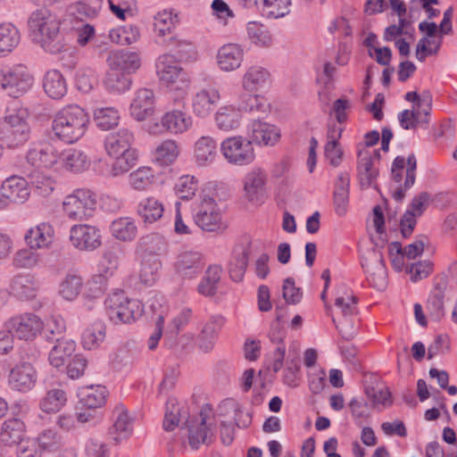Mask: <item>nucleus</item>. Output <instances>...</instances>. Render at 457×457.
Returning a JSON list of instances; mask_svg holds the SVG:
<instances>
[{"mask_svg": "<svg viewBox=\"0 0 457 457\" xmlns=\"http://www.w3.org/2000/svg\"><path fill=\"white\" fill-rule=\"evenodd\" d=\"M179 426L181 428H187V440L192 449H197L200 445L208 443L211 428L203 417V412L200 418H191L187 406L179 405L176 399H169L166 403L163 428L171 431Z\"/></svg>", "mask_w": 457, "mask_h": 457, "instance_id": "obj_1", "label": "nucleus"}, {"mask_svg": "<svg viewBox=\"0 0 457 457\" xmlns=\"http://www.w3.org/2000/svg\"><path fill=\"white\" fill-rule=\"evenodd\" d=\"M29 37L46 52L55 54L64 49L60 35V21L49 10L33 12L28 20Z\"/></svg>", "mask_w": 457, "mask_h": 457, "instance_id": "obj_2", "label": "nucleus"}, {"mask_svg": "<svg viewBox=\"0 0 457 457\" xmlns=\"http://www.w3.org/2000/svg\"><path fill=\"white\" fill-rule=\"evenodd\" d=\"M90 120L85 109L78 104H68L60 109L52 120L55 138L65 143H77L88 129Z\"/></svg>", "mask_w": 457, "mask_h": 457, "instance_id": "obj_3", "label": "nucleus"}, {"mask_svg": "<svg viewBox=\"0 0 457 457\" xmlns=\"http://www.w3.org/2000/svg\"><path fill=\"white\" fill-rule=\"evenodd\" d=\"M133 133L126 128L110 133L104 140L105 149L110 156L115 158L110 174L117 177L129 171L136 163L137 154L131 148Z\"/></svg>", "mask_w": 457, "mask_h": 457, "instance_id": "obj_4", "label": "nucleus"}, {"mask_svg": "<svg viewBox=\"0 0 457 457\" xmlns=\"http://www.w3.org/2000/svg\"><path fill=\"white\" fill-rule=\"evenodd\" d=\"M104 308L109 320L114 324L130 323L139 318L144 310L137 299L129 298L122 290H115L104 300Z\"/></svg>", "mask_w": 457, "mask_h": 457, "instance_id": "obj_5", "label": "nucleus"}, {"mask_svg": "<svg viewBox=\"0 0 457 457\" xmlns=\"http://www.w3.org/2000/svg\"><path fill=\"white\" fill-rule=\"evenodd\" d=\"M156 73L160 81L170 91L185 96L190 87L188 73L176 63L171 54H162L156 61Z\"/></svg>", "mask_w": 457, "mask_h": 457, "instance_id": "obj_6", "label": "nucleus"}, {"mask_svg": "<svg viewBox=\"0 0 457 457\" xmlns=\"http://www.w3.org/2000/svg\"><path fill=\"white\" fill-rule=\"evenodd\" d=\"M96 207L95 194L87 188H77L62 201V212L71 220H87Z\"/></svg>", "mask_w": 457, "mask_h": 457, "instance_id": "obj_7", "label": "nucleus"}, {"mask_svg": "<svg viewBox=\"0 0 457 457\" xmlns=\"http://www.w3.org/2000/svg\"><path fill=\"white\" fill-rule=\"evenodd\" d=\"M416 169L417 159L414 154H410L406 158L399 155L393 161L391 177L397 185L392 195L395 201L401 202L405 196V192L414 185Z\"/></svg>", "mask_w": 457, "mask_h": 457, "instance_id": "obj_8", "label": "nucleus"}, {"mask_svg": "<svg viewBox=\"0 0 457 457\" xmlns=\"http://www.w3.org/2000/svg\"><path fill=\"white\" fill-rule=\"evenodd\" d=\"M33 76L21 64L0 65V89L10 96L19 97L33 85Z\"/></svg>", "mask_w": 457, "mask_h": 457, "instance_id": "obj_9", "label": "nucleus"}, {"mask_svg": "<svg viewBox=\"0 0 457 457\" xmlns=\"http://www.w3.org/2000/svg\"><path fill=\"white\" fill-rule=\"evenodd\" d=\"M335 307L342 315V319L337 320L332 315V321L342 337L350 341L357 334V328L353 320V316L357 314V298L346 290L343 295H338L336 297Z\"/></svg>", "mask_w": 457, "mask_h": 457, "instance_id": "obj_10", "label": "nucleus"}, {"mask_svg": "<svg viewBox=\"0 0 457 457\" xmlns=\"http://www.w3.org/2000/svg\"><path fill=\"white\" fill-rule=\"evenodd\" d=\"M193 126V118L186 111L185 104L182 109L173 108L165 112L159 121L150 124L148 131L153 135L164 133L181 135L187 132Z\"/></svg>", "mask_w": 457, "mask_h": 457, "instance_id": "obj_11", "label": "nucleus"}, {"mask_svg": "<svg viewBox=\"0 0 457 457\" xmlns=\"http://www.w3.org/2000/svg\"><path fill=\"white\" fill-rule=\"evenodd\" d=\"M194 220L201 229L208 232L222 231L227 227L215 200L207 195L200 196V202L194 209Z\"/></svg>", "mask_w": 457, "mask_h": 457, "instance_id": "obj_12", "label": "nucleus"}, {"mask_svg": "<svg viewBox=\"0 0 457 457\" xmlns=\"http://www.w3.org/2000/svg\"><path fill=\"white\" fill-rule=\"evenodd\" d=\"M220 150L228 163L244 166L252 163L255 158L254 149L247 138L241 136L225 138Z\"/></svg>", "mask_w": 457, "mask_h": 457, "instance_id": "obj_13", "label": "nucleus"}, {"mask_svg": "<svg viewBox=\"0 0 457 457\" xmlns=\"http://www.w3.org/2000/svg\"><path fill=\"white\" fill-rule=\"evenodd\" d=\"M11 335L29 341L37 337L43 328V321L34 313H23L11 318L5 324Z\"/></svg>", "mask_w": 457, "mask_h": 457, "instance_id": "obj_14", "label": "nucleus"}, {"mask_svg": "<svg viewBox=\"0 0 457 457\" xmlns=\"http://www.w3.org/2000/svg\"><path fill=\"white\" fill-rule=\"evenodd\" d=\"M361 267L367 274L369 283L378 290H383L387 284L386 269L382 253L372 249L361 258Z\"/></svg>", "mask_w": 457, "mask_h": 457, "instance_id": "obj_15", "label": "nucleus"}, {"mask_svg": "<svg viewBox=\"0 0 457 457\" xmlns=\"http://www.w3.org/2000/svg\"><path fill=\"white\" fill-rule=\"evenodd\" d=\"M61 159V152L49 140L33 142L26 154L27 162L35 167L52 168Z\"/></svg>", "mask_w": 457, "mask_h": 457, "instance_id": "obj_16", "label": "nucleus"}, {"mask_svg": "<svg viewBox=\"0 0 457 457\" xmlns=\"http://www.w3.org/2000/svg\"><path fill=\"white\" fill-rule=\"evenodd\" d=\"M100 230L88 224H75L70 228L69 239L72 246L79 251H94L101 244Z\"/></svg>", "mask_w": 457, "mask_h": 457, "instance_id": "obj_17", "label": "nucleus"}, {"mask_svg": "<svg viewBox=\"0 0 457 457\" xmlns=\"http://www.w3.org/2000/svg\"><path fill=\"white\" fill-rule=\"evenodd\" d=\"M267 183V171L261 167H253L244 178L245 197L252 203L262 202Z\"/></svg>", "mask_w": 457, "mask_h": 457, "instance_id": "obj_18", "label": "nucleus"}, {"mask_svg": "<svg viewBox=\"0 0 457 457\" xmlns=\"http://www.w3.org/2000/svg\"><path fill=\"white\" fill-rule=\"evenodd\" d=\"M251 253V242L245 239L237 243L232 250L228 263V270L231 279L235 282L243 280Z\"/></svg>", "mask_w": 457, "mask_h": 457, "instance_id": "obj_19", "label": "nucleus"}, {"mask_svg": "<svg viewBox=\"0 0 457 457\" xmlns=\"http://www.w3.org/2000/svg\"><path fill=\"white\" fill-rule=\"evenodd\" d=\"M37 381V371L30 362L21 361L12 369L8 383L12 390L28 392L31 390Z\"/></svg>", "mask_w": 457, "mask_h": 457, "instance_id": "obj_20", "label": "nucleus"}, {"mask_svg": "<svg viewBox=\"0 0 457 457\" xmlns=\"http://www.w3.org/2000/svg\"><path fill=\"white\" fill-rule=\"evenodd\" d=\"M247 136L251 145H273L279 139L280 132L274 125L253 120L248 126Z\"/></svg>", "mask_w": 457, "mask_h": 457, "instance_id": "obj_21", "label": "nucleus"}, {"mask_svg": "<svg viewBox=\"0 0 457 457\" xmlns=\"http://www.w3.org/2000/svg\"><path fill=\"white\" fill-rule=\"evenodd\" d=\"M154 93L152 89L145 87L137 89L129 106L130 115L138 121L145 120L154 113Z\"/></svg>", "mask_w": 457, "mask_h": 457, "instance_id": "obj_22", "label": "nucleus"}, {"mask_svg": "<svg viewBox=\"0 0 457 457\" xmlns=\"http://www.w3.org/2000/svg\"><path fill=\"white\" fill-rule=\"evenodd\" d=\"M220 100V91L213 87L197 91L192 98V109L196 117H208Z\"/></svg>", "mask_w": 457, "mask_h": 457, "instance_id": "obj_23", "label": "nucleus"}, {"mask_svg": "<svg viewBox=\"0 0 457 457\" xmlns=\"http://www.w3.org/2000/svg\"><path fill=\"white\" fill-rule=\"evenodd\" d=\"M39 284L35 276L30 273H18L9 283L10 293L18 299L29 300L36 297Z\"/></svg>", "mask_w": 457, "mask_h": 457, "instance_id": "obj_24", "label": "nucleus"}, {"mask_svg": "<svg viewBox=\"0 0 457 457\" xmlns=\"http://www.w3.org/2000/svg\"><path fill=\"white\" fill-rule=\"evenodd\" d=\"M271 76L270 71L261 65L249 66L241 79V86L245 92L254 93L270 86Z\"/></svg>", "mask_w": 457, "mask_h": 457, "instance_id": "obj_25", "label": "nucleus"}, {"mask_svg": "<svg viewBox=\"0 0 457 457\" xmlns=\"http://www.w3.org/2000/svg\"><path fill=\"white\" fill-rule=\"evenodd\" d=\"M112 420L113 424L110 428V434L112 439L119 444L132 435L133 420L129 417L128 410L121 403L114 408Z\"/></svg>", "mask_w": 457, "mask_h": 457, "instance_id": "obj_26", "label": "nucleus"}, {"mask_svg": "<svg viewBox=\"0 0 457 457\" xmlns=\"http://www.w3.org/2000/svg\"><path fill=\"white\" fill-rule=\"evenodd\" d=\"M204 266L203 255L196 251H186L179 254L175 269L183 278H192L201 273Z\"/></svg>", "mask_w": 457, "mask_h": 457, "instance_id": "obj_27", "label": "nucleus"}, {"mask_svg": "<svg viewBox=\"0 0 457 457\" xmlns=\"http://www.w3.org/2000/svg\"><path fill=\"white\" fill-rule=\"evenodd\" d=\"M218 156V142L211 136H202L194 145V158L197 166L206 167Z\"/></svg>", "mask_w": 457, "mask_h": 457, "instance_id": "obj_28", "label": "nucleus"}, {"mask_svg": "<svg viewBox=\"0 0 457 457\" xmlns=\"http://www.w3.org/2000/svg\"><path fill=\"white\" fill-rule=\"evenodd\" d=\"M109 68L117 69L126 74L135 72L141 65V59L135 52L115 50L110 52L107 59Z\"/></svg>", "mask_w": 457, "mask_h": 457, "instance_id": "obj_29", "label": "nucleus"}, {"mask_svg": "<svg viewBox=\"0 0 457 457\" xmlns=\"http://www.w3.org/2000/svg\"><path fill=\"white\" fill-rule=\"evenodd\" d=\"M216 59L221 71H233L241 66L244 60V50L237 44H226L218 50Z\"/></svg>", "mask_w": 457, "mask_h": 457, "instance_id": "obj_30", "label": "nucleus"}, {"mask_svg": "<svg viewBox=\"0 0 457 457\" xmlns=\"http://www.w3.org/2000/svg\"><path fill=\"white\" fill-rule=\"evenodd\" d=\"M54 236V227L48 222H41L26 232L24 240L30 249H44L51 245Z\"/></svg>", "mask_w": 457, "mask_h": 457, "instance_id": "obj_31", "label": "nucleus"}, {"mask_svg": "<svg viewBox=\"0 0 457 457\" xmlns=\"http://www.w3.org/2000/svg\"><path fill=\"white\" fill-rule=\"evenodd\" d=\"M26 435V426L20 418H11L3 422L0 428V442L6 446L21 444Z\"/></svg>", "mask_w": 457, "mask_h": 457, "instance_id": "obj_32", "label": "nucleus"}, {"mask_svg": "<svg viewBox=\"0 0 457 457\" xmlns=\"http://www.w3.org/2000/svg\"><path fill=\"white\" fill-rule=\"evenodd\" d=\"M224 322L225 320L222 316L216 315L212 316L204 325L196 339L199 349L204 353L212 350L218 338V333L224 325Z\"/></svg>", "mask_w": 457, "mask_h": 457, "instance_id": "obj_33", "label": "nucleus"}, {"mask_svg": "<svg viewBox=\"0 0 457 457\" xmlns=\"http://www.w3.org/2000/svg\"><path fill=\"white\" fill-rule=\"evenodd\" d=\"M1 190L5 199L17 204L24 203L30 194L27 180L17 176L6 179L2 184Z\"/></svg>", "mask_w": 457, "mask_h": 457, "instance_id": "obj_34", "label": "nucleus"}, {"mask_svg": "<svg viewBox=\"0 0 457 457\" xmlns=\"http://www.w3.org/2000/svg\"><path fill=\"white\" fill-rule=\"evenodd\" d=\"M214 120L219 129L231 131L239 128L242 121V114L237 106L224 104L217 110Z\"/></svg>", "mask_w": 457, "mask_h": 457, "instance_id": "obj_35", "label": "nucleus"}, {"mask_svg": "<svg viewBox=\"0 0 457 457\" xmlns=\"http://www.w3.org/2000/svg\"><path fill=\"white\" fill-rule=\"evenodd\" d=\"M164 212L163 204L154 196L140 200L137 213L145 224H153L162 219Z\"/></svg>", "mask_w": 457, "mask_h": 457, "instance_id": "obj_36", "label": "nucleus"}, {"mask_svg": "<svg viewBox=\"0 0 457 457\" xmlns=\"http://www.w3.org/2000/svg\"><path fill=\"white\" fill-rule=\"evenodd\" d=\"M21 32L11 22L0 23V58L6 57L19 46Z\"/></svg>", "mask_w": 457, "mask_h": 457, "instance_id": "obj_37", "label": "nucleus"}, {"mask_svg": "<svg viewBox=\"0 0 457 457\" xmlns=\"http://www.w3.org/2000/svg\"><path fill=\"white\" fill-rule=\"evenodd\" d=\"M162 44L165 45L171 52L174 53L172 55L177 58L179 62H188L195 60L196 57V52L192 42L185 39H180L178 37H170L164 38Z\"/></svg>", "mask_w": 457, "mask_h": 457, "instance_id": "obj_38", "label": "nucleus"}, {"mask_svg": "<svg viewBox=\"0 0 457 457\" xmlns=\"http://www.w3.org/2000/svg\"><path fill=\"white\" fill-rule=\"evenodd\" d=\"M43 87L46 94L53 99H61L67 93L66 80L58 70H50L45 74Z\"/></svg>", "mask_w": 457, "mask_h": 457, "instance_id": "obj_39", "label": "nucleus"}, {"mask_svg": "<svg viewBox=\"0 0 457 457\" xmlns=\"http://www.w3.org/2000/svg\"><path fill=\"white\" fill-rule=\"evenodd\" d=\"M237 107L241 112L266 114L270 111V104L263 96L248 92L240 96Z\"/></svg>", "mask_w": 457, "mask_h": 457, "instance_id": "obj_40", "label": "nucleus"}, {"mask_svg": "<svg viewBox=\"0 0 457 457\" xmlns=\"http://www.w3.org/2000/svg\"><path fill=\"white\" fill-rule=\"evenodd\" d=\"M62 166L71 171L80 172L87 170L90 162L87 154L81 150L70 148L61 152L60 161Z\"/></svg>", "mask_w": 457, "mask_h": 457, "instance_id": "obj_41", "label": "nucleus"}, {"mask_svg": "<svg viewBox=\"0 0 457 457\" xmlns=\"http://www.w3.org/2000/svg\"><path fill=\"white\" fill-rule=\"evenodd\" d=\"M110 230L112 237L123 242L134 240L137 234L136 222L129 217L114 220L110 226Z\"/></svg>", "mask_w": 457, "mask_h": 457, "instance_id": "obj_42", "label": "nucleus"}, {"mask_svg": "<svg viewBox=\"0 0 457 457\" xmlns=\"http://www.w3.org/2000/svg\"><path fill=\"white\" fill-rule=\"evenodd\" d=\"M49 353L48 360L52 366L60 368L64 365L65 361L70 358L76 350V343L71 339H62L55 341Z\"/></svg>", "mask_w": 457, "mask_h": 457, "instance_id": "obj_43", "label": "nucleus"}, {"mask_svg": "<svg viewBox=\"0 0 457 457\" xmlns=\"http://www.w3.org/2000/svg\"><path fill=\"white\" fill-rule=\"evenodd\" d=\"M221 272L222 268L220 265L209 266L197 286V292L204 296L214 295L218 289Z\"/></svg>", "mask_w": 457, "mask_h": 457, "instance_id": "obj_44", "label": "nucleus"}, {"mask_svg": "<svg viewBox=\"0 0 457 457\" xmlns=\"http://www.w3.org/2000/svg\"><path fill=\"white\" fill-rule=\"evenodd\" d=\"M104 85L110 93L120 94L130 88L131 79L128 74L114 68H109L106 72Z\"/></svg>", "mask_w": 457, "mask_h": 457, "instance_id": "obj_45", "label": "nucleus"}, {"mask_svg": "<svg viewBox=\"0 0 457 457\" xmlns=\"http://www.w3.org/2000/svg\"><path fill=\"white\" fill-rule=\"evenodd\" d=\"M350 178L348 173L343 172L338 176L334 191V204L336 212L342 216L346 212L349 198Z\"/></svg>", "mask_w": 457, "mask_h": 457, "instance_id": "obj_46", "label": "nucleus"}, {"mask_svg": "<svg viewBox=\"0 0 457 457\" xmlns=\"http://www.w3.org/2000/svg\"><path fill=\"white\" fill-rule=\"evenodd\" d=\"M65 321L61 315H51L43 321V328L41 332L47 341L54 342L57 340L66 339L62 337L65 332Z\"/></svg>", "mask_w": 457, "mask_h": 457, "instance_id": "obj_47", "label": "nucleus"}, {"mask_svg": "<svg viewBox=\"0 0 457 457\" xmlns=\"http://www.w3.org/2000/svg\"><path fill=\"white\" fill-rule=\"evenodd\" d=\"M93 116L96 125L102 130L112 129L120 120L119 111L114 107H97Z\"/></svg>", "mask_w": 457, "mask_h": 457, "instance_id": "obj_48", "label": "nucleus"}, {"mask_svg": "<svg viewBox=\"0 0 457 457\" xmlns=\"http://www.w3.org/2000/svg\"><path fill=\"white\" fill-rule=\"evenodd\" d=\"M262 15L269 19L283 18L290 12L291 0H260Z\"/></svg>", "mask_w": 457, "mask_h": 457, "instance_id": "obj_49", "label": "nucleus"}, {"mask_svg": "<svg viewBox=\"0 0 457 457\" xmlns=\"http://www.w3.org/2000/svg\"><path fill=\"white\" fill-rule=\"evenodd\" d=\"M107 389L103 386L87 387L81 393L80 402L87 409H96L102 407L105 403L107 396Z\"/></svg>", "mask_w": 457, "mask_h": 457, "instance_id": "obj_50", "label": "nucleus"}, {"mask_svg": "<svg viewBox=\"0 0 457 457\" xmlns=\"http://www.w3.org/2000/svg\"><path fill=\"white\" fill-rule=\"evenodd\" d=\"M105 338V327L102 323H95L85 329L82 334V345L87 350L99 347Z\"/></svg>", "mask_w": 457, "mask_h": 457, "instance_id": "obj_51", "label": "nucleus"}, {"mask_svg": "<svg viewBox=\"0 0 457 457\" xmlns=\"http://www.w3.org/2000/svg\"><path fill=\"white\" fill-rule=\"evenodd\" d=\"M82 286L83 278L77 274L70 273L61 282L59 293L65 300L72 301L80 294Z\"/></svg>", "mask_w": 457, "mask_h": 457, "instance_id": "obj_52", "label": "nucleus"}, {"mask_svg": "<svg viewBox=\"0 0 457 457\" xmlns=\"http://www.w3.org/2000/svg\"><path fill=\"white\" fill-rule=\"evenodd\" d=\"M29 127L23 126L21 129H4L1 140L8 148H17L29 140Z\"/></svg>", "mask_w": 457, "mask_h": 457, "instance_id": "obj_53", "label": "nucleus"}, {"mask_svg": "<svg viewBox=\"0 0 457 457\" xmlns=\"http://www.w3.org/2000/svg\"><path fill=\"white\" fill-rule=\"evenodd\" d=\"M154 20V30L156 36L163 40L165 36L170 33L177 22V14H173L170 11L163 10L156 13Z\"/></svg>", "mask_w": 457, "mask_h": 457, "instance_id": "obj_54", "label": "nucleus"}, {"mask_svg": "<svg viewBox=\"0 0 457 457\" xmlns=\"http://www.w3.org/2000/svg\"><path fill=\"white\" fill-rule=\"evenodd\" d=\"M161 266V262L156 256L145 258L139 273L140 281L146 286H152L159 277Z\"/></svg>", "mask_w": 457, "mask_h": 457, "instance_id": "obj_55", "label": "nucleus"}, {"mask_svg": "<svg viewBox=\"0 0 457 457\" xmlns=\"http://www.w3.org/2000/svg\"><path fill=\"white\" fill-rule=\"evenodd\" d=\"M34 249L22 248L18 250L12 260V265L15 269L31 270L38 265L40 256Z\"/></svg>", "mask_w": 457, "mask_h": 457, "instance_id": "obj_56", "label": "nucleus"}, {"mask_svg": "<svg viewBox=\"0 0 457 457\" xmlns=\"http://www.w3.org/2000/svg\"><path fill=\"white\" fill-rule=\"evenodd\" d=\"M66 394L62 389L49 390L40 402V408L45 412H56L66 403Z\"/></svg>", "mask_w": 457, "mask_h": 457, "instance_id": "obj_57", "label": "nucleus"}, {"mask_svg": "<svg viewBox=\"0 0 457 457\" xmlns=\"http://www.w3.org/2000/svg\"><path fill=\"white\" fill-rule=\"evenodd\" d=\"M249 39L256 46H270L272 37L269 30L260 22L249 21L246 26Z\"/></svg>", "mask_w": 457, "mask_h": 457, "instance_id": "obj_58", "label": "nucleus"}, {"mask_svg": "<svg viewBox=\"0 0 457 457\" xmlns=\"http://www.w3.org/2000/svg\"><path fill=\"white\" fill-rule=\"evenodd\" d=\"M179 146L175 140L162 141L155 149L154 158L162 165L173 162L179 155Z\"/></svg>", "mask_w": 457, "mask_h": 457, "instance_id": "obj_59", "label": "nucleus"}, {"mask_svg": "<svg viewBox=\"0 0 457 457\" xmlns=\"http://www.w3.org/2000/svg\"><path fill=\"white\" fill-rule=\"evenodd\" d=\"M138 245L141 250L154 256L166 249V242L162 236L150 233L139 238Z\"/></svg>", "mask_w": 457, "mask_h": 457, "instance_id": "obj_60", "label": "nucleus"}, {"mask_svg": "<svg viewBox=\"0 0 457 457\" xmlns=\"http://www.w3.org/2000/svg\"><path fill=\"white\" fill-rule=\"evenodd\" d=\"M442 45V37H422L419 40L416 47V57L419 61L424 62L428 55L436 54Z\"/></svg>", "mask_w": 457, "mask_h": 457, "instance_id": "obj_61", "label": "nucleus"}, {"mask_svg": "<svg viewBox=\"0 0 457 457\" xmlns=\"http://www.w3.org/2000/svg\"><path fill=\"white\" fill-rule=\"evenodd\" d=\"M358 173L362 187H370L378 176V170L373 165L370 156H362L358 162Z\"/></svg>", "mask_w": 457, "mask_h": 457, "instance_id": "obj_62", "label": "nucleus"}, {"mask_svg": "<svg viewBox=\"0 0 457 457\" xmlns=\"http://www.w3.org/2000/svg\"><path fill=\"white\" fill-rule=\"evenodd\" d=\"M103 0H87V2H78L71 7V13L78 19L94 18L97 15L102 7Z\"/></svg>", "mask_w": 457, "mask_h": 457, "instance_id": "obj_63", "label": "nucleus"}, {"mask_svg": "<svg viewBox=\"0 0 457 457\" xmlns=\"http://www.w3.org/2000/svg\"><path fill=\"white\" fill-rule=\"evenodd\" d=\"M153 178L151 169L142 167L129 174V184L136 190H145L152 184Z\"/></svg>", "mask_w": 457, "mask_h": 457, "instance_id": "obj_64", "label": "nucleus"}]
</instances>
